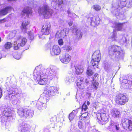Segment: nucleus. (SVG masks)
Instances as JSON below:
<instances>
[{
  "label": "nucleus",
  "mask_w": 132,
  "mask_h": 132,
  "mask_svg": "<svg viewBox=\"0 0 132 132\" xmlns=\"http://www.w3.org/2000/svg\"><path fill=\"white\" fill-rule=\"evenodd\" d=\"M40 70L38 66L36 67L34 71V79L36 83L35 85L38 84L41 85L46 84L47 82L49 77L46 73H44L42 71L39 72Z\"/></svg>",
  "instance_id": "f257e3e1"
},
{
  "label": "nucleus",
  "mask_w": 132,
  "mask_h": 132,
  "mask_svg": "<svg viewBox=\"0 0 132 132\" xmlns=\"http://www.w3.org/2000/svg\"><path fill=\"white\" fill-rule=\"evenodd\" d=\"M109 54L112 56L116 60H119L123 57V52L121 50L120 47L116 45H113L109 48Z\"/></svg>",
  "instance_id": "f03ea898"
},
{
  "label": "nucleus",
  "mask_w": 132,
  "mask_h": 132,
  "mask_svg": "<svg viewBox=\"0 0 132 132\" xmlns=\"http://www.w3.org/2000/svg\"><path fill=\"white\" fill-rule=\"evenodd\" d=\"M39 14L42 15L44 17L47 19L50 18L53 13V11L47 5L44 4L38 9Z\"/></svg>",
  "instance_id": "7ed1b4c3"
},
{
  "label": "nucleus",
  "mask_w": 132,
  "mask_h": 132,
  "mask_svg": "<svg viewBox=\"0 0 132 132\" xmlns=\"http://www.w3.org/2000/svg\"><path fill=\"white\" fill-rule=\"evenodd\" d=\"M101 54L99 50H97L93 54L90 64L94 68H98V65L101 59Z\"/></svg>",
  "instance_id": "20e7f679"
},
{
  "label": "nucleus",
  "mask_w": 132,
  "mask_h": 132,
  "mask_svg": "<svg viewBox=\"0 0 132 132\" xmlns=\"http://www.w3.org/2000/svg\"><path fill=\"white\" fill-rule=\"evenodd\" d=\"M44 72H46L45 73L47 75L48 73V76L49 77V79L52 80L54 78L55 79H57L58 78L56 68L55 66H51L50 68L44 70Z\"/></svg>",
  "instance_id": "39448f33"
},
{
  "label": "nucleus",
  "mask_w": 132,
  "mask_h": 132,
  "mask_svg": "<svg viewBox=\"0 0 132 132\" xmlns=\"http://www.w3.org/2000/svg\"><path fill=\"white\" fill-rule=\"evenodd\" d=\"M57 90V87H51L49 88L48 91L44 90L42 95V97L47 100H48L49 97L54 96L55 94V92Z\"/></svg>",
  "instance_id": "423d86ee"
},
{
  "label": "nucleus",
  "mask_w": 132,
  "mask_h": 132,
  "mask_svg": "<svg viewBox=\"0 0 132 132\" xmlns=\"http://www.w3.org/2000/svg\"><path fill=\"white\" fill-rule=\"evenodd\" d=\"M121 122L124 128L126 129H129L132 130V118H123Z\"/></svg>",
  "instance_id": "0eeeda50"
},
{
  "label": "nucleus",
  "mask_w": 132,
  "mask_h": 132,
  "mask_svg": "<svg viewBox=\"0 0 132 132\" xmlns=\"http://www.w3.org/2000/svg\"><path fill=\"white\" fill-rule=\"evenodd\" d=\"M128 100V98L122 94H119L117 95L116 97L115 101L116 103L120 105H124Z\"/></svg>",
  "instance_id": "6e6552de"
},
{
  "label": "nucleus",
  "mask_w": 132,
  "mask_h": 132,
  "mask_svg": "<svg viewBox=\"0 0 132 132\" xmlns=\"http://www.w3.org/2000/svg\"><path fill=\"white\" fill-rule=\"evenodd\" d=\"M51 25L50 23H47L43 25L41 32L39 35V38H43L42 36L43 35H48L50 32Z\"/></svg>",
  "instance_id": "1a4fd4ad"
},
{
  "label": "nucleus",
  "mask_w": 132,
  "mask_h": 132,
  "mask_svg": "<svg viewBox=\"0 0 132 132\" xmlns=\"http://www.w3.org/2000/svg\"><path fill=\"white\" fill-rule=\"evenodd\" d=\"M15 38L16 40H17L20 39L21 40V42L20 43H18V44L16 42H14V49L15 50H18L20 46H23L27 41L25 38H22V37H21L20 35H18L17 37Z\"/></svg>",
  "instance_id": "9d476101"
},
{
  "label": "nucleus",
  "mask_w": 132,
  "mask_h": 132,
  "mask_svg": "<svg viewBox=\"0 0 132 132\" xmlns=\"http://www.w3.org/2000/svg\"><path fill=\"white\" fill-rule=\"evenodd\" d=\"M18 113L21 117H24L26 118L28 117H32V113L27 109H19L18 110Z\"/></svg>",
  "instance_id": "9b49d317"
},
{
  "label": "nucleus",
  "mask_w": 132,
  "mask_h": 132,
  "mask_svg": "<svg viewBox=\"0 0 132 132\" xmlns=\"http://www.w3.org/2000/svg\"><path fill=\"white\" fill-rule=\"evenodd\" d=\"M88 20L90 21V25L93 26L98 25L100 22V19L98 16H93L92 14H90Z\"/></svg>",
  "instance_id": "f8f14e48"
},
{
  "label": "nucleus",
  "mask_w": 132,
  "mask_h": 132,
  "mask_svg": "<svg viewBox=\"0 0 132 132\" xmlns=\"http://www.w3.org/2000/svg\"><path fill=\"white\" fill-rule=\"evenodd\" d=\"M128 78V80L127 79H124L123 81L125 83L124 85L125 88L128 89L129 92H132V76H130Z\"/></svg>",
  "instance_id": "ddd939ff"
},
{
  "label": "nucleus",
  "mask_w": 132,
  "mask_h": 132,
  "mask_svg": "<svg viewBox=\"0 0 132 132\" xmlns=\"http://www.w3.org/2000/svg\"><path fill=\"white\" fill-rule=\"evenodd\" d=\"M97 119L100 120V123L102 125L106 123L108 121V118L105 113L101 112L97 114Z\"/></svg>",
  "instance_id": "4468645a"
},
{
  "label": "nucleus",
  "mask_w": 132,
  "mask_h": 132,
  "mask_svg": "<svg viewBox=\"0 0 132 132\" xmlns=\"http://www.w3.org/2000/svg\"><path fill=\"white\" fill-rule=\"evenodd\" d=\"M0 109L1 110V113H3L4 116L9 118L11 116V110L6 106H2L1 107Z\"/></svg>",
  "instance_id": "2eb2a0df"
},
{
  "label": "nucleus",
  "mask_w": 132,
  "mask_h": 132,
  "mask_svg": "<svg viewBox=\"0 0 132 132\" xmlns=\"http://www.w3.org/2000/svg\"><path fill=\"white\" fill-rule=\"evenodd\" d=\"M61 50L58 46L54 45L52 49H50V52L52 55H58L60 53Z\"/></svg>",
  "instance_id": "dca6fc26"
},
{
  "label": "nucleus",
  "mask_w": 132,
  "mask_h": 132,
  "mask_svg": "<svg viewBox=\"0 0 132 132\" xmlns=\"http://www.w3.org/2000/svg\"><path fill=\"white\" fill-rule=\"evenodd\" d=\"M60 59L62 63L67 64L70 61L71 57L69 54H65L60 56Z\"/></svg>",
  "instance_id": "f3484780"
},
{
  "label": "nucleus",
  "mask_w": 132,
  "mask_h": 132,
  "mask_svg": "<svg viewBox=\"0 0 132 132\" xmlns=\"http://www.w3.org/2000/svg\"><path fill=\"white\" fill-rule=\"evenodd\" d=\"M8 96L9 97V99L14 101V100L15 98V95L16 94L15 93V89L12 87H10L9 89Z\"/></svg>",
  "instance_id": "a211bd4d"
},
{
  "label": "nucleus",
  "mask_w": 132,
  "mask_h": 132,
  "mask_svg": "<svg viewBox=\"0 0 132 132\" xmlns=\"http://www.w3.org/2000/svg\"><path fill=\"white\" fill-rule=\"evenodd\" d=\"M83 77L78 78L77 80V85L78 87L81 89H84L85 87V82Z\"/></svg>",
  "instance_id": "6ab92c4d"
},
{
  "label": "nucleus",
  "mask_w": 132,
  "mask_h": 132,
  "mask_svg": "<svg viewBox=\"0 0 132 132\" xmlns=\"http://www.w3.org/2000/svg\"><path fill=\"white\" fill-rule=\"evenodd\" d=\"M31 13V10L30 8L27 7L23 9L22 11L21 14L22 17L24 18H28L29 15Z\"/></svg>",
  "instance_id": "aec40b11"
},
{
  "label": "nucleus",
  "mask_w": 132,
  "mask_h": 132,
  "mask_svg": "<svg viewBox=\"0 0 132 132\" xmlns=\"http://www.w3.org/2000/svg\"><path fill=\"white\" fill-rule=\"evenodd\" d=\"M111 114L114 118H119L121 116L120 112L116 109H113L111 111Z\"/></svg>",
  "instance_id": "412c9836"
},
{
  "label": "nucleus",
  "mask_w": 132,
  "mask_h": 132,
  "mask_svg": "<svg viewBox=\"0 0 132 132\" xmlns=\"http://www.w3.org/2000/svg\"><path fill=\"white\" fill-rule=\"evenodd\" d=\"M29 126L24 122L22 123L21 125V132H29V128H28Z\"/></svg>",
  "instance_id": "4be33fe9"
},
{
  "label": "nucleus",
  "mask_w": 132,
  "mask_h": 132,
  "mask_svg": "<svg viewBox=\"0 0 132 132\" xmlns=\"http://www.w3.org/2000/svg\"><path fill=\"white\" fill-rule=\"evenodd\" d=\"M29 23V22L28 21H24L22 22L21 28L24 32H27V26Z\"/></svg>",
  "instance_id": "5701e85b"
},
{
  "label": "nucleus",
  "mask_w": 132,
  "mask_h": 132,
  "mask_svg": "<svg viewBox=\"0 0 132 132\" xmlns=\"http://www.w3.org/2000/svg\"><path fill=\"white\" fill-rule=\"evenodd\" d=\"M66 32L64 30H59L56 32L55 36L57 38L66 36Z\"/></svg>",
  "instance_id": "b1692460"
},
{
  "label": "nucleus",
  "mask_w": 132,
  "mask_h": 132,
  "mask_svg": "<svg viewBox=\"0 0 132 132\" xmlns=\"http://www.w3.org/2000/svg\"><path fill=\"white\" fill-rule=\"evenodd\" d=\"M45 105V103H42L40 101H38L36 103L35 106L36 108L39 110H41L45 108L44 106Z\"/></svg>",
  "instance_id": "393cba45"
},
{
  "label": "nucleus",
  "mask_w": 132,
  "mask_h": 132,
  "mask_svg": "<svg viewBox=\"0 0 132 132\" xmlns=\"http://www.w3.org/2000/svg\"><path fill=\"white\" fill-rule=\"evenodd\" d=\"M11 9V7H6L5 8L1 10L0 11V14L2 15H6Z\"/></svg>",
  "instance_id": "a878e982"
},
{
  "label": "nucleus",
  "mask_w": 132,
  "mask_h": 132,
  "mask_svg": "<svg viewBox=\"0 0 132 132\" xmlns=\"http://www.w3.org/2000/svg\"><path fill=\"white\" fill-rule=\"evenodd\" d=\"M124 23L116 22L115 27L118 31H122L123 29V24Z\"/></svg>",
  "instance_id": "bb28decb"
},
{
  "label": "nucleus",
  "mask_w": 132,
  "mask_h": 132,
  "mask_svg": "<svg viewBox=\"0 0 132 132\" xmlns=\"http://www.w3.org/2000/svg\"><path fill=\"white\" fill-rule=\"evenodd\" d=\"M98 85V83L95 80L93 79L92 81L91 87L92 89L96 90L97 89Z\"/></svg>",
  "instance_id": "cd10ccee"
},
{
  "label": "nucleus",
  "mask_w": 132,
  "mask_h": 132,
  "mask_svg": "<svg viewBox=\"0 0 132 132\" xmlns=\"http://www.w3.org/2000/svg\"><path fill=\"white\" fill-rule=\"evenodd\" d=\"M76 69V73L77 75L81 74L83 72V70L82 67L78 66L75 68Z\"/></svg>",
  "instance_id": "c85d7f7f"
},
{
  "label": "nucleus",
  "mask_w": 132,
  "mask_h": 132,
  "mask_svg": "<svg viewBox=\"0 0 132 132\" xmlns=\"http://www.w3.org/2000/svg\"><path fill=\"white\" fill-rule=\"evenodd\" d=\"M51 4H52L53 5V6L55 4L58 6L62 5L63 4V0H52Z\"/></svg>",
  "instance_id": "c756f323"
},
{
  "label": "nucleus",
  "mask_w": 132,
  "mask_h": 132,
  "mask_svg": "<svg viewBox=\"0 0 132 132\" xmlns=\"http://www.w3.org/2000/svg\"><path fill=\"white\" fill-rule=\"evenodd\" d=\"M75 78L72 76H69L66 77L65 82L67 84H69L74 81Z\"/></svg>",
  "instance_id": "7c9ffc66"
},
{
  "label": "nucleus",
  "mask_w": 132,
  "mask_h": 132,
  "mask_svg": "<svg viewBox=\"0 0 132 132\" xmlns=\"http://www.w3.org/2000/svg\"><path fill=\"white\" fill-rule=\"evenodd\" d=\"M119 7H120V5L119 2L118 3L116 2L115 3H113L112 4V7L111 9V10L113 11L114 9H118Z\"/></svg>",
  "instance_id": "2f4dec72"
},
{
  "label": "nucleus",
  "mask_w": 132,
  "mask_h": 132,
  "mask_svg": "<svg viewBox=\"0 0 132 132\" xmlns=\"http://www.w3.org/2000/svg\"><path fill=\"white\" fill-rule=\"evenodd\" d=\"M67 13L68 14L69 16L72 18L73 19H75L76 17H77L78 18H79L78 16L75 13L69 11H67Z\"/></svg>",
  "instance_id": "473e14b6"
},
{
  "label": "nucleus",
  "mask_w": 132,
  "mask_h": 132,
  "mask_svg": "<svg viewBox=\"0 0 132 132\" xmlns=\"http://www.w3.org/2000/svg\"><path fill=\"white\" fill-rule=\"evenodd\" d=\"M119 2H120V7L122 8L125 7L126 4V0H119Z\"/></svg>",
  "instance_id": "72a5a7b5"
},
{
  "label": "nucleus",
  "mask_w": 132,
  "mask_h": 132,
  "mask_svg": "<svg viewBox=\"0 0 132 132\" xmlns=\"http://www.w3.org/2000/svg\"><path fill=\"white\" fill-rule=\"evenodd\" d=\"M113 129H115L117 132H119L120 131L119 125L117 123L113 124Z\"/></svg>",
  "instance_id": "f704fd0d"
},
{
  "label": "nucleus",
  "mask_w": 132,
  "mask_h": 132,
  "mask_svg": "<svg viewBox=\"0 0 132 132\" xmlns=\"http://www.w3.org/2000/svg\"><path fill=\"white\" fill-rule=\"evenodd\" d=\"M88 115V113H87V112L84 113L81 115V117L80 118H81V119H82L83 120H85V119H87L88 118V117H87Z\"/></svg>",
  "instance_id": "c9c22d12"
},
{
  "label": "nucleus",
  "mask_w": 132,
  "mask_h": 132,
  "mask_svg": "<svg viewBox=\"0 0 132 132\" xmlns=\"http://www.w3.org/2000/svg\"><path fill=\"white\" fill-rule=\"evenodd\" d=\"M13 56L14 58L16 59H19L21 58L20 53H18L16 52H15L13 54Z\"/></svg>",
  "instance_id": "e433bc0d"
},
{
  "label": "nucleus",
  "mask_w": 132,
  "mask_h": 132,
  "mask_svg": "<svg viewBox=\"0 0 132 132\" xmlns=\"http://www.w3.org/2000/svg\"><path fill=\"white\" fill-rule=\"evenodd\" d=\"M78 126L79 128L80 129H82L84 127V124L83 122L81 121H79L78 122Z\"/></svg>",
  "instance_id": "4c0bfd02"
},
{
  "label": "nucleus",
  "mask_w": 132,
  "mask_h": 132,
  "mask_svg": "<svg viewBox=\"0 0 132 132\" xmlns=\"http://www.w3.org/2000/svg\"><path fill=\"white\" fill-rule=\"evenodd\" d=\"M93 8L96 11H100L101 9V6L98 5H93Z\"/></svg>",
  "instance_id": "58836bf2"
},
{
  "label": "nucleus",
  "mask_w": 132,
  "mask_h": 132,
  "mask_svg": "<svg viewBox=\"0 0 132 132\" xmlns=\"http://www.w3.org/2000/svg\"><path fill=\"white\" fill-rule=\"evenodd\" d=\"M111 10L112 13L116 16L118 15H119V12L118 9H113V11Z\"/></svg>",
  "instance_id": "ea45409f"
},
{
  "label": "nucleus",
  "mask_w": 132,
  "mask_h": 132,
  "mask_svg": "<svg viewBox=\"0 0 132 132\" xmlns=\"http://www.w3.org/2000/svg\"><path fill=\"white\" fill-rule=\"evenodd\" d=\"M87 74L89 76H90L93 75L94 73L93 71L89 68V67L88 68L86 72Z\"/></svg>",
  "instance_id": "a19ab883"
},
{
  "label": "nucleus",
  "mask_w": 132,
  "mask_h": 132,
  "mask_svg": "<svg viewBox=\"0 0 132 132\" xmlns=\"http://www.w3.org/2000/svg\"><path fill=\"white\" fill-rule=\"evenodd\" d=\"M5 47L6 49H10L12 46V44L10 42H7L5 45Z\"/></svg>",
  "instance_id": "79ce46f5"
},
{
  "label": "nucleus",
  "mask_w": 132,
  "mask_h": 132,
  "mask_svg": "<svg viewBox=\"0 0 132 132\" xmlns=\"http://www.w3.org/2000/svg\"><path fill=\"white\" fill-rule=\"evenodd\" d=\"M63 49L64 50H66L67 52H69L72 50V48L69 45L64 46L63 47Z\"/></svg>",
  "instance_id": "37998d69"
},
{
  "label": "nucleus",
  "mask_w": 132,
  "mask_h": 132,
  "mask_svg": "<svg viewBox=\"0 0 132 132\" xmlns=\"http://www.w3.org/2000/svg\"><path fill=\"white\" fill-rule=\"evenodd\" d=\"M76 35L77 36V37L78 38H81L82 36L81 33L80 31L78 30H76Z\"/></svg>",
  "instance_id": "c03bdc74"
},
{
  "label": "nucleus",
  "mask_w": 132,
  "mask_h": 132,
  "mask_svg": "<svg viewBox=\"0 0 132 132\" xmlns=\"http://www.w3.org/2000/svg\"><path fill=\"white\" fill-rule=\"evenodd\" d=\"M28 35L29 38L30 40H32L33 39V33L31 31L28 32Z\"/></svg>",
  "instance_id": "a18cd8bd"
},
{
  "label": "nucleus",
  "mask_w": 132,
  "mask_h": 132,
  "mask_svg": "<svg viewBox=\"0 0 132 132\" xmlns=\"http://www.w3.org/2000/svg\"><path fill=\"white\" fill-rule=\"evenodd\" d=\"M75 115L73 112H72L69 114V118L70 121L72 120L74 118Z\"/></svg>",
  "instance_id": "49530a36"
},
{
  "label": "nucleus",
  "mask_w": 132,
  "mask_h": 132,
  "mask_svg": "<svg viewBox=\"0 0 132 132\" xmlns=\"http://www.w3.org/2000/svg\"><path fill=\"white\" fill-rule=\"evenodd\" d=\"M16 33V31L15 30L13 31L10 33L9 35L11 38H13L15 36Z\"/></svg>",
  "instance_id": "de8ad7c7"
},
{
  "label": "nucleus",
  "mask_w": 132,
  "mask_h": 132,
  "mask_svg": "<svg viewBox=\"0 0 132 132\" xmlns=\"http://www.w3.org/2000/svg\"><path fill=\"white\" fill-rule=\"evenodd\" d=\"M87 109V106L86 104H84L82 106V111H85Z\"/></svg>",
  "instance_id": "09e8293b"
},
{
  "label": "nucleus",
  "mask_w": 132,
  "mask_h": 132,
  "mask_svg": "<svg viewBox=\"0 0 132 132\" xmlns=\"http://www.w3.org/2000/svg\"><path fill=\"white\" fill-rule=\"evenodd\" d=\"M109 126L106 127L107 128H108L109 129H113V124L111 123V124H109Z\"/></svg>",
  "instance_id": "8fccbe9b"
},
{
  "label": "nucleus",
  "mask_w": 132,
  "mask_h": 132,
  "mask_svg": "<svg viewBox=\"0 0 132 132\" xmlns=\"http://www.w3.org/2000/svg\"><path fill=\"white\" fill-rule=\"evenodd\" d=\"M58 42L59 45H63V42L62 39H59L58 40Z\"/></svg>",
  "instance_id": "3c124183"
},
{
  "label": "nucleus",
  "mask_w": 132,
  "mask_h": 132,
  "mask_svg": "<svg viewBox=\"0 0 132 132\" xmlns=\"http://www.w3.org/2000/svg\"><path fill=\"white\" fill-rule=\"evenodd\" d=\"M6 21V19L4 18L3 19L0 20V23H2Z\"/></svg>",
  "instance_id": "603ef678"
},
{
  "label": "nucleus",
  "mask_w": 132,
  "mask_h": 132,
  "mask_svg": "<svg viewBox=\"0 0 132 132\" xmlns=\"http://www.w3.org/2000/svg\"><path fill=\"white\" fill-rule=\"evenodd\" d=\"M98 75V74L97 73H96L92 77V78L93 79H95L96 77H97Z\"/></svg>",
  "instance_id": "864d4df0"
},
{
  "label": "nucleus",
  "mask_w": 132,
  "mask_h": 132,
  "mask_svg": "<svg viewBox=\"0 0 132 132\" xmlns=\"http://www.w3.org/2000/svg\"><path fill=\"white\" fill-rule=\"evenodd\" d=\"M2 90L1 88L0 87V98L2 96Z\"/></svg>",
  "instance_id": "5fc2aeb1"
},
{
  "label": "nucleus",
  "mask_w": 132,
  "mask_h": 132,
  "mask_svg": "<svg viewBox=\"0 0 132 132\" xmlns=\"http://www.w3.org/2000/svg\"><path fill=\"white\" fill-rule=\"evenodd\" d=\"M87 95L88 96V97H89L91 95V93L89 92H87Z\"/></svg>",
  "instance_id": "6e6d98bb"
},
{
  "label": "nucleus",
  "mask_w": 132,
  "mask_h": 132,
  "mask_svg": "<svg viewBox=\"0 0 132 132\" xmlns=\"http://www.w3.org/2000/svg\"><path fill=\"white\" fill-rule=\"evenodd\" d=\"M129 3L130 6H132V1H130L129 2Z\"/></svg>",
  "instance_id": "4d7b16f0"
},
{
  "label": "nucleus",
  "mask_w": 132,
  "mask_h": 132,
  "mask_svg": "<svg viewBox=\"0 0 132 132\" xmlns=\"http://www.w3.org/2000/svg\"><path fill=\"white\" fill-rule=\"evenodd\" d=\"M72 23L71 22H69L68 23V24L70 26H71L72 24Z\"/></svg>",
  "instance_id": "13d9d810"
},
{
  "label": "nucleus",
  "mask_w": 132,
  "mask_h": 132,
  "mask_svg": "<svg viewBox=\"0 0 132 132\" xmlns=\"http://www.w3.org/2000/svg\"><path fill=\"white\" fill-rule=\"evenodd\" d=\"M85 82L86 83H88L89 82V81L87 79H85Z\"/></svg>",
  "instance_id": "bf43d9fd"
},
{
  "label": "nucleus",
  "mask_w": 132,
  "mask_h": 132,
  "mask_svg": "<svg viewBox=\"0 0 132 132\" xmlns=\"http://www.w3.org/2000/svg\"><path fill=\"white\" fill-rule=\"evenodd\" d=\"M52 125H51L50 126L51 127H52V128L54 127V125H53L54 124V123H52Z\"/></svg>",
  "instance_id": "052dcab7"
},
{
  "label": "nucleus",
  "mask_w": 132,
  "mask_h": 132,
  "mask_svg": "<svg viewBox=\"0 0 132 132\" xmlns=\"http://www.w3.org/2000/svg\"><path fill=\"white\" fill-rule=\"evenodd\" d=\"M87 104L88 105H89L90 104V103L89 101H87Z\"/></svg>",
  "instance_id": "680f3d73"
},
{
  "label": "nucleus",
  "mask_w": 132,
  "mask_h": 132,
  "mask_svg": "<svg viewBox=\"0 0 132 132\" xmlns=\"http://www.w3.org/2000/svg\"><path fill=\"white\" fill-rule=\"evenodd\" d=\"M2 57V54L0 53V59H1Z\"/></svg>",
  "instance_id": "e2e57ef3"
},
{
  "label": "nucleus",
  "mask_w": 132,
  "mask_h": 132,
  "mask_svg": "<svg viewBox=\"0 0 132 132\" xmlns=\"http://www.w3.org/2000/svg\"><path fill=\"white\" fill-rule=\"evenodd\" d=\"M94 130H95V131H96V132H97V131L96 130V129H95Z\"/></svg>",
  "instance_id": "0e129e2a"
},
{
  "label": "nucleus",
  "mask_w": 132,
  "mask_h": 132,
  "mask_svg": "<svg viewBox=\"0 0 132 132\" xmlns=\"http://www.w3.org/2000/svg\"><path fill=\"white\" fill-rule=\"evenodd\" d=\"M1 41V38L0 37V42Z\"/></svg>",
  "instance_id": "69168bd1"
},
{
  "label": "nucleus",
  "mask_w": 132,
  "mask_h": 132,
  "mask_svg": "<svg viewBox=\"0 0 132 132\" xmlns=\"http://www.w3.org/2000/svg\"><path fill=\"white\" fill-rule=\"evenodd\" d=\"M77 94H76V99H77Z\"/></svg>",
  "instance_id": "338daca9"
},
{
  "label": "nucleus",
  "mask_w": 132,
  "mask_h": 132,
  "mask_svg": "<svg viewBox=\"0 0 132 132\" xmlns=\"http://www.w3.org/2000/svg\"><path fill=\"white\" fill-rule=\"evenodd\" d=\"M59 132H62V131H60Z\"/></svg>",
  "instance_id": "774afa93"
}]
</instances>
